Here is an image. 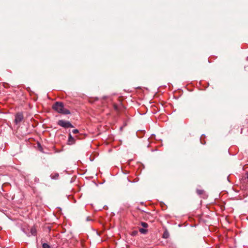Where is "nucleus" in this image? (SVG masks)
<instances>
[{
  "instance_id": "obj_2",
  "label": "nucleus",
  "mask_w": 248,
  "mask_h": 248,
  "mask_svg": "<svg viewBox=\"0 0 248 248\" xmlns=\"http://www.w3.org/2000/svg\"><path fill=\"white\" fill-rule=\"evenodd\" d=\"M58 124L64 128L73 127V125L69 122L62 120L58 122Z\"/></svg>"
},
{
  "instance_id": "obj_8",
  "label": "nucleus",
  "mask_w": 248,
  "mask_h": 248,
  "mask_svg": "<svg viewBox=\"0 0 248 248\" xmlns=\"http://www.w3.org/2000/svg\"><path fill=\"white\" fill-rule=\"evenodd\" d=\"M139 231L141 233L145 234L147 232V230L144 228H140Z\"/></svg>"
},
{
  "instance_id": "obj_3",
  "label": "nucleus",
  "mask_w": 248,
  "mask_h": 248,
  "mask_svg": "<svg viewBox=\"0 0 248 248\" xmlns=\"http://www.w3.org/2000/svg\"><path fill=\"white\" fill-rule=\"evenodd\" d=\"M23 115L21 113H17L15 116V122L16 124L20 123L23 119Z\"/></svg>"
},
{
  "instance_id": "obj_10",
  "label": "nucleus",
  "mask_w": 248,
  "mask_h": 248,
  "mask_svg": "<svg viewBox=\"0 0 248 248\" xmlns=\"http://www.w3.org/2000/svg\"><path fill=\"white\" fill-rule=\"evenodd\" d=\"M204 190L202 189H197V193L198 195H202L203 193Z\"/></svg>"
},
{
  "instance_id": "obj_9",
  "label": "nucleus",
  "mask_w": 248,
  "mask_h": 248,
  "mask_svg": "<svg viewBox=\"0 0 248 248\" xmlns=\"http://www.w3.org/2000/svg\"><path fill=\"white\" fill-rule=\"evenodd\" d=\"M141 225L144 228H147L148 227V224L144 222H142Z\"/></svg>"
},
{
  "instance_id": "obj_1",
  "label": "nucleus",
  "mask_w": 248,
  "mask_h": 248,
  "mask_svg": "<svg viewBox=\"0 0 248 248\" xmlns=\"http://www.w3.org/2000/svg\"><path fill=\"white\" fill-rule=\"evenodd\" d=\"M53 108L59 113L63 114H69L70 112L69 110L65 108L62 103L57 102L53 105Z\"/></svg>"
},
{
  "instance_id": "obj_12",
  "label": "nucleus",
  "mask_w": 248,
  "mask_h": 248,
  "mask_svg": "<svg viewBox=\"0 0 248 248\" xmlns=\"http://www.w3.org/2000/svg\"><path fill=\"white\" fill-rule=\"evenodd\" d=\"M73 134H77L78 133V129H74L72 131Z\"/></svg>"
},
{
  "instance_id": "obj_5",
  "label": "nucleus",
  "mask_w": 248,
  "mask_h": 248,
  "mask_svg": "<svg viewBox=\"0 0 248 248\" xmlns=\"http://www.w3.org/2000/svg\"><path fill=\"white\" fill-rule=\"evenodd\" d=\"M36 230L35 227H31V233L32 235H35L36 234Z\"/></svg>"
},
{
  "instance_id": "obj_7",
  "label": "nucleus",
  "mask_w": 248,
  "mask_h": 248,
  "mask_svg": "<svg viewBox=\"0 0 248 248\" xmlns=\"http://www.w3.org/2000/svg\"><path fill=\"white\" fill-rule=\"evenodd\" d=\"M169 237V233L167 231H164L162 237L164 238H168Z\"/></svg>"
},
{
  "instance_id": "obj_11",
  "label": "nucleus",
  "mask_w": 248,
  "mask_h": 248,
  "mask_svg": "<svg viewBox=\"0 0 248 248\" xmlns=\"http://www.w3.org/2000/svg\"><path fill=\"white\" fill-rule=\"evenodd\" d=\"M43 248H50V246L46 244V243H44L42 245Z\"/></svg>"
},
{
  "instance_id": "obj_6",
  "label": "nucleus",
  "mask_w": 248,
  "mask_h": 248,
  "mask_svg": "<svg viewBox=\"0 0 248 248\" xmlns=\"http://www.w3.org/2000/svg\"><path fill=\"white\" fill-rule=\"evenodd\" d=\"M59 176V175L58 173L52 174L50 175V177L52 179H57L58 178Z\"/></svg>"
},
{
  "instance_id": "obj_4",
  "label": "nucleus",
  "mask_w": 248,
  "mask_h": 248,
  "mask_svg": "<svg viewBox=\"0 0 248 248\" xmlns=\"http://www.w3.org/2000/svg\"><path fill=\"white\" fill-rule=\"evenodd\" d=\"M75 140L74 138L72 136L70 133L68 135V142L69 144H73L75 143Z\"/></svg>"
},
{
  "instance_id": "obj_13",
  "label": "nucleus",
  "mask_w": 248,
  "mask_h": 248,
  "mask_svg": "<svg viewBox=\"0 0 248 248\" xmlns=\"http://www.w3.org/2000/svg\"><path fill=\"white\" fill-rule=\"evenodd\" d=\"M246 177L245 179H247L248 181V172L246 174Z\"/></svg>"
}]
</instances>
